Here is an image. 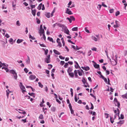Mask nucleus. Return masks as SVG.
Wrapping results in <instances>:
<instances>
[{
    "mask_svg": "<svg viewBox=\"0 0 127 127\" xmlns=\"http://www.w3.org/2000/svg\"><path fill=\"white\" fill-rule=\"evenodd\" d=\"M115 58L113 57L112 58V60L113 61H111V63L113 65H115L117 64L118 56L116 55L115 56Z\"/></svg>",
    "mask_w": 127,
    "mask_h": 127,
    "instance_id": "nucleus-1",
    "label": "nucleus"
},
{
    "mask_svg": "<svg viewBox=\"0 0 127 127\" xmlns=\"http://www.w3.org/2000/svg\"><path fill=\"white\" fill-rule=\"evenodd\" d=\"M9 72L13 74L14 79L17 80V75L15 71L13 69H11L10 70Z\"/></svg>",
    "mask_w": 127,
    "mask_h": 127,
    "instance_id": "nucleus-2",
    "label": "nucleus"
},
{
    "mask_svg": "<svg viewBox=\"0 0 127 127\" xmlns=\"http://www.w3.org/2000/svg\"><path fill=\"white\" fill-rule=\"evenodd\" d=\"M44 62L47 63H49L50 62L51 60L50 55L49 54L46 56V58L44 59Z\"/></svg>",
    "mask_w": 127,
    "mask_h": 127,
    "instance_id": "nucleus-3",
    "label": "nucleus"
},
{
    "mask_svg": "<svg viewBox=\"0 0 127 127\" xmlns=\"http://www.w3.org/2000/svg\"><path fill=\"white\" fill-rule=\"evenodd\" d=\"M94 63V66L95 68H96L97 69L98 68V69H99V65L98 64H97L94 61H92Z\"/></svg>",
    "mask_w": 127,
    "mask_h": 127,
    "instance_id": "nucleus-4",
    "label": "nucleus"
},
{
    "mask_svg": "<svg viewBox=\"0 0 127 127\" xmlns=\"http://www.w3.org/2000/svg\"><path fill=\"white\" fill-rule=\"evenodd\" d=\"M40 36H41V33L44 32V30L42 28V25H41L40 26Z\"/></svg>",
    "mask_w": 127,
    "mask_h": 127,
    "instance_id": "nucleus-5",
    "label": "nucleus"
},
{
    "mask_svg": "<svg viewBox=\"0 0 127 127\" xmlns=\"http://www.w3.org/2000/svg\"><path fill=\"white\" fill-rule=\"evenodd\" d=\"M115 25L113 26V27L114 28H117L119 27L120 26L119 22L118 21L116 20L115 21Z\"/></svg>",
    "mask_w": 127,
    "mask_h": 127,
    "instance_id": "nucleus-6",
    "label": "nucleus"
},
{
    "mask_svg": "<svg viewBox=\"0 0 127 127\" xmlns=\"http://www.w3.org/2000/svg\"><path fill=\"white\" fill-rule=\"evenodd\" d=\"M70 9L68 8H67L65 13L69 15H71L73 14V13L70 10Z\"/></svg>",
    "mask_w": 127,
    "mask_h": 127,
    "instance_id": "nucleus-7",
    "label": "nucleus"
},
{
    "mask_svg": "<svg viewBox=\"0 0 127 127\" xmlns=\"http://www.w3.org/2000/svg\"><path fill=\"white\" fill-rule=\"evenodd\" d=\"M16 110L20 113L23 114H26V112L25 111H24L23 110H21L19 109H16Z\"/></svg>",
    "mask_w": 127,
    "mask_h": 127,
    "instance_id": "nucleus-8",
    "label": "nucleus"
},
{
    "mask_svg": "<svg viewBox=\"0 0 127 127\" xmlns=\"http://www.w3.org/2000/svg\"><path fill=\"white\" fill-rule=\"evenodd\" d=\"M36 77V76L33 75H31L29 77V78L31 80H33L35 79Z\"/></svg>",
    "mask_w": 127,
    "mask_h": 127,
    "instance_id": "nucleus-9",
    "label": "nucleus"
},
{
    "mask_svg": "<svg viewBox=\"0 0 127 127\" xmlns=\"http://www.w3.org/2000/svg\"><path fill=\"white\" fill-rule=\"evenodd\" d=\"M117 115H116V114L114 115V118L112 119V118L110 116V120L111 123H113L114 122V120L115 119L116 117V116Z\"/></svg>",
    "mask_w": 127,
    "mask_h": 127,
    "instance_id": "nucleus-10",
    "label": "nucleus"
},
{
    "mask_svg": "<svg viewBox=\"0 0 127 127\" xmlns=\"http://www.w3.org/2000/svg\"><path fill=\"white\" fill-rule=\"evenodd\" d=\"M53 52L54 53L58 55H60L61 54L60 53L56 50L54 49L53 50Z\"/></svg>",
    "mask_w": 127,
    "mask_h": 127,
    "instance_id": "nucleus-11",
    "label": "nucleus"
},
{
    "mask_svg": "<svg viewBox=\"0 0 127 127\" xmlns=\"http://www.w3.org/2000/svg\"><path fill=\"white\" fill-rule=\"evenodd\" d=\"M72 67H69L67 69V72L68 73L71 72L72 70Z\"/></svg>",
    "mask_w": 127,
    "mask_h": 127,
    "instance_id": "nucleus-12",
    "label": "nucleus"
},
{
    "mask_svg": "<svg viewBox=\"0 0 127 127\" xmlns=\"http://www.w3.org/2000/svg\"><path fill=\"white\" fill-rule=\"evenodd\" d=\"M23 40H24L23 39H18L17 40V43L18 44L22 42Z\"/></svg>",
    "mask_w": 127,
    "mask_h": 127,
    "instance_id": "nucleus-13",
    "label": "nucleus"
},
{
    "mask_svg": "<svg viewBox=\"0 0 127 127\" xmlns=\"http://www.w3.org/2000/svg\"><path fill=\"white\" fill-rule=\"evenodd\" d=\"M69 32L67 28L64 31V33L68 35H70L69 34Z\"/></svg>",
    "mask_w": 127,
    "mask_h": 127,
    "instance_id": "nucleus-14",
    "label": "nucleus"
},
{
    "mask_svg": "<svg viewBox=\"0 0 127 127\" xmlns=\"http://www.w3.org/2000/svg\"><path fill=\"white\" fill-rule=\"evenodd\" d=\"M36 12V10L35 9H34L33 10L32 9V13L33 16H35V15Z\"/></svg>",
    "mask_w": 127,
    "mask_h": 127,
    "instance_id": "nucleus-15",
    "label": "nucleus"
},
{
    "mask_svg": "<svg viewBox=\"0 0 127 127\" xmlns=\"http://www.w3.org/2000/svg\"><path fill=\"white\" fill-rule=\"evenodd\" d=\"M68 73L69 76L71 77H73L74 76V74L73 72H70Z\"/></svg>",
    "mask_w": 127,
    "mask_h": 127,
    "instance_id": "nucleus-16",
    "label": "nucleus"
},
{
    "mask_svg": "<svg viewBox=\"0 0 127 127\" xmlns=\"http://www.w3.org/2000/svg\"><path fill=\"white\" fill-rule=\"evenodd\" d=\"M41 34L42 35V34H43V36L41 38V39H44L45 40L46 39V37L45 35L44 32H42L41 33Z\"/></svg>",
    "mask_w": 127,
    "mask_h": 127,
    "instance_id": "nucleus-17",
    "label": "nucleus"
},
{
    "mask_svg": "<svg viewBox=\"0 0 127 127\" xmlns=\"http://www.w3.org/2000/svg\"><path fill=\"white\" fill-rule=\"evenodd\" d=\"M92 39L94 40L95 41H97V39L94 36H92Z\"/></svg>",
    "mask_w": 127,
    "mask_h": 127,
    "instance_id": "nucleus-18",
    "label": "nucleus"
},
{
    "mask_svg": "<svg viewBox=\"0 0 127 127\" xmlns=\"http://www.w3.org/2000/svg\"><path fill=\"white\" fill-rule=\"evenodd\" d=\"M77 71V70H75L74 71V74L76 78H77L78 76Z\"/></svg>",
    "mask_w": 127,
    "mask_h": 127,
    "instance_id": "nucleus-19",
    "label": "nucleus"
},
{
    "mask_svg": "<svg viewBox=\"0 0 127 127\" xmlns=\"http://www.w3.org/2000/svg\"><path fill=\"white\" fill-rule=\"evenodd\" d=\"M28 59L26 61V62L27 64H29L30 63V60L28 56Z\"/></svg>",
    "mask_w": 127,
    "mask_h": 127,
    "instance_id": "nucleus-20",
    "label": "nucleus"
},
{
    "mask_svg": "<svg viewBox=\"0 0 127 127\" xmlns=\"http://www.w3.org/2000/svg\"><path fill=\"white\" fill-rule=\"evenodd\" d=\"M115 104L116 105V106H117L118 108H120V104L119 102L118 101L115 103Z\"/></svg>",
    "mask_w": 127,
    "mask_h": 127,
    "instance_id": "nucleus-21",
    "label": "nucleus"
},
{
    "mask_svg": "<svg viewBox=\"0 0 127 127\" xmlns=\"http://www.w3.org/2000/svg\"><path fill=\"white\" fill-rule=\"evenodd\" d=\"M45 16L48 18H49L50 17V13H48L45 14Z\"/></svg>",
    "mask_w": 127,
    "mask_h": 127,
    "instance_id": "nucleus-22",
    "label": "nucleus"
},
{
    "mask_svg": "<svg viewBox=\"0 0 127 127\" xmlns=\"http://www.w3.org/2000/svg\"><path fill=\"white\" fill-rule=\"evenodd\" d=\"M82 82L84 84H85L87 83L86 81V80L83 77L82 78Z\"/></svg>",
    "mask_w": 127,
    "mask_h": 127,
    "instance_id": "nucleus-23",
    "label": "nucleus"
},
{
    "mask_svg": "<svg viewBox=\"0 0 127 127\" xmlns=\"http://www.w3.org/2000/svg\"><path fill=\"white\" fill-rule=\"evenodd\" d=\"M43 49L45 51V54L47 55L48 52V50L47 49L45 50L44 48H43Z\"/></svg>",
    "mask_w": 127,
    "mask_h": 127,
    "instance_id": "nucleus-24",
    "label": "nucleus"
},
{
    "mask_svg": "<svg viewBox=\"0 0 127 127\" xmlns=\"http://www.w3.org/2000/svg\"><path fill=\"white\" fill-rule=\"evenodd\" d=\"M62 29L64 31L66 30L67 29L66 26L65 25H63L62 27Z\"/></svg>",
    "mask_w": 127,
    "mask_h": 127,
    "instance_id": "nucleus-25",
    "label": "nucleus"
},
{
    "mask_svg": "<svg viewBox=\"0 0 127 127\" xmlns=\"http://www.w3.org/2000/svg\"><path fill=\"white\" fill-rule=\"evenodd\" d=\"M4 69L6 72H8L9 71V69L7 67H3L2 68V69Z\"/></svg>",
    "mask_w": 127,
    "mask_h": 127,
    "instance_id": "nucleus-26",
    "label": "nucleus"
},
{
    "mask_svg": "<svg viewBox=\"0 0 127 127\" xmlns=\"http://www.w3.org/2000/svg\"><path fill=\"white\" fill-rule=\"evenodd\" d=\"M90 69V68L89 66H87L86 67H84V70L86 71H88Z\"/></svg>",
    "mask_w": 127,
    "mask_h": 127,
    "instance_id": "nucleus-27",
    "label": "nucleus"
},
{
    "mask_svg": "<svg viewBox=\"0 0 127 127\" xmlns=\"http://www.w3.org/2000/svg\"><path fill=\"white\" fill-rule=\"evenodd\" d=\"M122 97L123 98H126L127 99V93H126L125 94L123 95L122 96Z\"/></svg>",
    "mask_w": 127,
    "mask_h": 127,
    "instance_id": "nucleus-28",
    "label": "nucleus"
},
{
    "mask_svg": "<svg viewBox=\"0 0 127 127\" xmlns=\"http://www.w3.org/2000/svg\"><path fill=\"white\" fill-rule=\"evenodd\" d=\"M74 66L75 67L76 69L78 68H80V69H81V68L80 66H79L78 64H75L74 65Z\"/></svg>",
    "mask_w": 127,
    "mask_h": 127,
    "instance_id": "nucleus-29",
    "label": "nucleus"
},
{
    "mask_svg": "<svg viewBox=\"0 0 127 127\" xmlns=\"http://www.w3.org/2000/svg\"><path fill=\"white\" fill-rule=\"evenodd\" d=\"M29 38H30L32 40H34L35 39V38L33 36H32L31 34L29 35Z\"/></svg>",
    "mask_w": 127,
    "mask_h": 127,
    "instance_id": "nucleus-30",
    "label": "nucleus"
},
{
    "mask_svg": "<svg viewBox=\"0 0 127 127\" xmlns=\"http://www.w3.org/2000/svg\"><path fill=\"white\" fill-rule=\"evenodd\" d=\"M73 31H76L78 30L77 27H75L73 28L72 29Z\"/></svg>",
    "mask_w": 127,
    "mask_h": 127,
    "instance_id": "nucleus-31",
    "label": "nucleus"
},
{
    "mask_svg": "<svg viewBox=\"0 0 127 127\" xmlns=\"http://www.w3.org/2000/svg\"><path fill=\"white\" fill-rule=\"evenodd\" d=\"M85 84H84L83 85V86L85 87H86V88L87 87H89V85L88 84V83H86Z\"/></svg>",
    "mask_w": 127,
    "mask_h": 127,
    "instance_id": "nucleus-32",
    "label": "nucleus"
},
{
    "mask_svg": "<svg viewBox=\"0 0 127 127\" xmlns=\"http://www.w3.org/2000/svg\"><path fill=\"white\" fill-rule=\"evenodd\" d=\"M39 85V86L41 88H43V85L41 84L40 82H39L38 83Z\"/></svg>",
    "mask_w": 127,
    "mask_h": 127,
    "instance_id": "nucleus-33",
    "label": "nucleus"
},
{
    "mask_svg": "<svg viewBox=\"0 0 127 127\" xmlns=\"http://www.w3.org/2000/svg\"><path fill=\"white\" fill-rule=\"evenodd\" d=\"M16 24V25L18 26H20L21 25V24L20 23L19 20L17 21Z\"/></svg>",
    "mask_w": 127,
    "mask_h": 127,
    "instance_id": "nucleus-34",
    "label": "nucleus"
},
{
    "mask_svg": "<svg viewBox=\"0 0 127 127\" xmlns=\"http://www.w3.org/2000/svg\"><path fill=\"white\" fill-rule=\"evenodd\" d=\"M42 5V4L41 3L39 5L38 7V10H40L41 9Z\"/></svg>",
    "mask_w": 127,
    "mask_h": 127,
    "instance_id": "nucleus-35",
    "label": "nucleus"
},
{
    "mask_svg": "<svg viewBox=\"0 0 127 127\" xmlns=\"http://www.w3.org/2000/svg\"><path fill=\"white\" fill-rule=\"evenodd\" d=\"M48 40H49L50 41L53 42V40L52 38H50L49 37H48Z\"/></svg>",
    "mask_w": 127,
    "mask_h": 127,
    "instance_id": "nucleus-36",
    "label": "nucleus"
},
{
    "mask_svg": "<svg viewBox=\"0 0 127 127\" xmlns=\"http://www.w3.org/2000/svg\"><path fill=\"white\" fill-rule=\"evenodd\" d=\"M39 119H42L44 118L43 115L42 114H41L39 117Z\"/></svg>",
    "mask_w": 127,
    "mask_h": 127,
    "instance_id": "nucleus-37",
    "label": "nucleus"
},
{
    "mask_svg": "<svg viewBox=\"0 0 127 127\" xmlns=\"http://www.w3.org/2000/svg\"><path fill=\"white\" fill-rule=\"evenodd\" d=\"M71 20V21H74L75 20V18L73 16H70V17Z\"/></svg>",
    "mask_w": 127,
    "mask_h": 127,
    "instance_id": "nucleus-38",
    "label": "nucleus"
},
{
    "mask_svg": "<svg viewBox=\"0 0 127 127\" xmlns=\"http://www.w3.org/2000/svg\"><path fill=\"white\" fill-rule=\"evenodd\" d=\"M78 71V73L79 76H81L82 75V74L81 72L79 70H77Z\"/></svg>",
    "mask_w": 127,
    "mask_h": 127,
    "instance_id": "nucleus-39",
    "label": "nucleus"
},
{
    "mask_svg": "<svg viewBox=\"0 0 127 127\" xmlns=\"http://www.w3.org/2000/svg\"><path fill=\"white\" fill-rule=\"evenodd\" d=\"M48 65L49 66V67L48 68V69H50L52 67V65L51 64H48Z\"/></svg>",
    "mask_w": 127,
    "mask_h": 127,
    "instance_id": "nucleus-40",
    "label": "nucleus"
},
{
    "mask_svg": "<svg viewBox=\"0 0 127 127\" xmlns=\"http://www.w3.org/2000/svg\"><path fill=\"white\" fill-rule=\"evenodd\" d=\"M36 20L37 21V23L38 24H40V20L37 18H36Z\"/></svg>",
    "mask_w": 127,
    "mask_h": 127,
    "instance_id": "nucleus-41",
    "label": "nucleus"
},
{
    "mask_svg": "<svg viewBox=\"0 0 127 127\" xmlns=\"http://www.w3.org/2000/svg\"><path fill=\"white\" fill-rule=\"evenodd\" d=\"M68 63H65V64L64 65V67H65V68H66L68 66Z\"/></svg>",
    "mask_w": 127,
    "mask_h": 127,
    "instance_id": "nucleus-42",
    "label": "nucleus"
},
{
    "mask_svg": "<svg viewBox=\"0 0 127 127\" xmlns=\"http://www.w3.org/2000/svg\"><path fill=\"white\" fill-rule=\"evenodd\" d=\"M120 13V12L119 11H117L115 13V15L116 16H117L118 15H119Z\"/></svg>",
    "mask_w": 127,
    "mask_h": 127,
    "instance_id": "nucleus-43",
    "label": "nucleus"
},
{
    "mask_svg": "<svg viewBox=\"0 0 127 127\" xmlns=\"http://www.w3.org/2000/svg\"><path fill=\"white\" fill-rule=\"evenodd\" d=\"M51 109V110L53 112L55 111L56 110V108L55 107H52Z\"/></svg>",
    "mask_w": 127,
    "mask_h": 127,
    "instance_id": "nucleus-44",
    "label": "nucleus"
},
{
    "mask_svg": "<svg viewBox=\"0 0 127 127\" xmlns=\"http://www.w3.org/2000/svg\"><path fill=\"white\" fill-rule=\"evenodd\" d=\"M92 53V51L91 50L89 51L88 52V55L90 56L91 55Z\"/></svg>",
    "mask_w": 127,
    "mask_h": 127,
    "instance_id": "nucleus-45",
    "label": "nucleus"
},
{
    "mask_svg": "<svg viewBox=\"0 0 127 127\" xmlns=\"http://www.w3.org/2000/svg\"><path fill=\"white\" fill-rule=\"evenodd\" d=\"M105 116L106 118V119H107L108 118L109 115L107 113H106L105 114Z\"/></svg>",
    "mask_w": 127,
    "mask_h": 127,
    "instance_id": "nucleus-46",
    "label": "nucleus"
},
{
    "mask_svg": "<svg viewBox=\"0 0 127 127\" xmlns=\"http://www.w3.org/2000/svg\"><path fill=\"white\" fill-rule=\"evenodd\" d=\"M65 62L64 61H61L60 62V64L61 65H63L64 64Z\"/></svg>",
    "mask_w": 127,
    "mask_h": 127,
    "instance_id": "nucleus-47",
    "label": "nucleus"
},
{
    "mask_svg": "<svg viewBox=\"0 0 127 127\" xmlns=\"http://www.w3.org/2000/svg\"><path fill=\"white\" fill-rule=\"evenodd\" d=\"M28 94L29 95L31 96H33L34 95H35V93H28Z\"/></svg>",
    "mask_w": 127,
    "mask_h": 127,
    "instance_id": "nucleus-48",
    "label": "nucleus"
},
{
    "mask_svg": "<svg viewBox=\"0 0 127 127\" xmlns=\"http://www.w3.org/2000/svg\"><path fill=\"white\" fill-rule=\"evenodd\" d=\"M21 121V122H23L24 123H25L27 122L26 118L24 119H22Z\"/></svg>",
    "mask_w": 127,
    "mask_h": 127,
    "instance_id": "nucleus-49",
    "label": "nucleus"
},
{
    "mask_svg": "<svg viewBox=\"0 0 127 127\" xmlns=\"http://www.w3.org/2000/svg\"><path fill=\"white\" fill-rule=\"evenodd\" d=\"M59 57L60 59L62 60H64L65 59V57H63L62 56L60 55L59 56Z\"/></svg>",
    "mask_w": 127,
    "mask_h": 127,
    "instance_id": "nucleus-50",
    "label": "nucleus"
},
{
    "mask_svg": "<svg viewBox=\"0 0 127 127\" xmlns=\"http://www.w3.org/2000/svg\"><path fill=\"white\" fill-rule=\"evenodd\" d=\"M90 95L92 97H93L95 100H96V97L95 96H94L92 94H90Z\"/></svg>",
    "mask_w": 127,
    "mask_h": 127,
    "instance_id": "nucleus-51",
    "label": "nucleus"
},
{
    "mask_svg": "<svg viewBox=\"0 0 127 127\" xmlns=\"http://www.w3.org/2000/svg\"><path fill=\"white\" fill-rule=\"evenodd\" d=\"M120 112H117V113H116V115H117V116H118L119 117V119H120V117L119 116V114H120Z\"/></svg>",
    "mask_w": 127,
    "mask_h": 127,
    "instance_id": "nucleus-52",
    "label": "nucleus"
},
{
    "mask_svg": "<svg viewBox=\"0 0 127 127\" xmlns=\"http://www.w3.org/2000/svg\"><path fill=\"white\" fill-rule=\"evenodd\" d=\"M74 100L76 102H77V101L78 99L77 98V96L75 95L74 96Z\"/></svg>",
    "mask_w": 127,
    "mask_h": 127,
    "instance_id": "nucleus-53",
    "label": "nucleus"
},
{
    "mask_svg": "<svg viewBox=\"0 0 127 127\" xmlns=\"http://www.w3.org/2000/svg\"><path fill=\"white\" fill-rule=\"evenodd\" d=\"M24 70L26 73H27L28 72V69L26 68H25L24 69Z\"/></svg>",
    "mask_w": 127,
    "mask_h": 127,
    "instance_id": "nucleus-54",
    "label": "nucleus"
},
{
    "mask_svg": "<svg viewBox=\"0 0 127 127\" xmlns=\"http://www.w3.org/2000/svg\"><path fill=\"white\" fill-rule=\"evenodd\" d=\"M66 19H67L68 20H69V22L70 23H71L72 21H71V20L70 18H69V17H67V18H66Z\"/></svg>",
    "mask_w": 127,
    "mask_h": 127,
    "instance_id": "nucleus-55",
    "label": "nucleus"
},
{
    "mask_svg": "<svg viewBox=\"0 0 127 127\" xmlns=\"http://www.w3.org/2000/svg\"><path fill=\"white\" fill-rule=\"evenodd\" d=\"M124 118V116L123 114H121L120 115V119H123Z\"/></svg>",
    "mask_w": 127,
    "mask_h": 127,
    "instance_id": "nucleus-56",
    "label": "nucleus"
},
{
    "mask_svg": "<svg viewBox=\"0 0 127 127\" xmlns=\"http://www.w3.org/2000/svg\"><path fill=\"white\" fill-rule=\"evenodd\" d=\"M114 10L113 9H111L110 10L109 12L110 13H112L113 12Z\"/></svg>",
    "mask_w": 127,
    "mask_h": 127,
    "instance_id": "nucleus-57",
    "label": "nucleus"
},
{
    "mask_svg": "<svg viewBox=\"0 0 127 127\" xmlns=\"http://www.w3.org/2000/svg\"><path fill=\"white\" fill-rule=\"evenodd\" d=\"M93 51H96V48L95 47H93L91 49Z\"/></svg>",
    "mask_w": 127,
    "mask_h": 127,
    "instance_id": "nucleus-58",
    "label": "nucleus"
},
{
    "mask_svg": "<svg viewBox=\"0 0 127 127\" xmlns=\"http://www.w3.org/2000/svg\"><path fill=\"white\" fill-rule=\"evenodd\" d=\"M63 25V24H62L60 23H58V26L62 28Z\"/></svg>",
    "mask_w": 127,
    "mask_h": 127,
    "instance_id": "nucleus-59",
    "label": "nucleus"
},
{
    "mask_svg": "<svg viewBox=\"0 0 127 127\" xmlns=\"http://www.w3.org/2000/svg\"><path fill=\"white\" fill-rule=\"evenodd\" d=\"M91 108H90V109H94V106H93V104H92V103H91Z\"/></svg>",
    "mask_w": 127,
    "mask_h": 127,
    "instance_id": "nucleus-60",
    "label": "nucleus"
},
{
    "mask_svg": "<svg viewBox=\"0 0 127 127\" xmlns=\"http://www.w3.org/2000/svg\"><path fill=\"white\" fill-rule=\"evenodd\" d=\"M102 79H103L104 81L106 82V83H107V79L106 78H105L104 77Z\"/></svg>",
    "mask_w": 127,
    "mask_h": 127,
    "instance_id": "nucleus-61",
    "label": "nucleus"
},
{
    "mask_svg": "<svg viewBox=\"0 0 127 127\" xmlns=\"http://www.w3.org/2000/svg\"><path fill=\"white\" fill-rule=\"evenodd\" d=\"M85 31L87 33H89L90 32L87 29V27H85Z\"/></svg>",
    "mask_w": 127,
    "mask_h": 127,
    "instance_id": "nucleus-62",
    "label": "nucleus"
},
{
    "mask_svg": "<svg viewBox=\"0 0 127 127\" xmlns=\"http://www.w3.org/2000/svg\"><path fill=\"white\" fill-rule=\"evenodd\" d=\"M40 45L42 47H46V46L44 45L43 44H41L40 43H39Z\"/></svg>",
    "mask_w": 127,
    "mask_h": 127,
    "instance_id": "nucleus-63",
    "label": "nucleus"
},
{
    "mask_svg": "<svg viewBox=\"0 0 127 127\" xmlns=\"http://www.w3.org/2000/svg\"><path fill=\"white\" fill-rule=\"evenodd\" d=\"M13 41V40L12 38H10L9 40V41L10 43H11V42H12Z\"/></svg>",
    "mask_w": 127,
    "mask_h": 127,
    "instance_id": "nucleus-64",
    "label": "nucleus"
}]
</instances>
